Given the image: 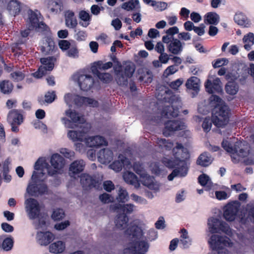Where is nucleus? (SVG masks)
Wrapping results in <instances>:
<instances>
[{
	"label": "nucleus",
	"mask_w": 254,
	"mask_h": 254,
	"mask_svg": "<svg viewBox=\"0 0 254 254\" xmlns=\"http://www.w3.org/2000/svg\"><path fill=\"white\" fill-rule=\"evenodd\" d=\"M152 173L156 176H164L167 173L165 167L171 168H175V160H172L167 158H163L162 160V164L157 162L151 164Z\"/></svg>",
	"instance_id": "10"
},
{
	"label": "nucleus",
	"mask_w": 254,
	"mask_h": 254,
	"mask_svg": "<svg viewBox=\"0 0 254 254\" xmlns=\"http://www.w3.org/2000/svg\"><path fill=\"white\" fill-rule=\"evenodd\" d=\"M199 79L197 77L192 76L187 80L186 86L188 89L197 92L199 90Z\"/></svg>",
	"instance_id": "38"
},
{
	"label": "nucleus",
	"mask_w": 254,
	"mask_h": 254,
	"mask_svg": "<svg viewBox=\"0 0 254 254\" xmlns=\"http://www.w3.org/2000/svg\"><path fill=\"white\" fill-rule=\"evenodd\" d=\"M222 146L227 152L231 154L234 163H238L241 159L249 156L244 160L246 164H254V158L250 155L249 150L247 147L244 146L242 142H236L233 147L228 141L223 140L222 142Z\"/></svg>",
	"instance_id": "1"
},
{
	"label": "nucleus",
	"mask_w": 254,
	"mask_h": 254,
	"mask_svg": "<svg viewBox=\"0 0 254 254\" xmlns=\"http://www.w3.org/2000/svg\"><path fill=\"white\" fill-rule=\"evenodd\" d=\"M164 43L169 44L168 46L169 51L172 54H175V39L168 35L164 36L162 38Z\"/></svg>",
	"instance_id": "46"
},
{
	"label": "nucleus",
	"mask_w": 254,
	"mask_h": 254,
	"mask_svg": "<svg viewBox=\"0 0 254 254\" xmlns=\"http://www.w3.org/2000/svg\"><path fill=\"white\" fill-rule=\"evenodd\" d=\"M45 163H48L46 160L40 157L36 161L34 165V169L35 170H40L42 168H45L47 169Z\"/></svg>",
	"instance_id": "61"
},
{
	"label": "nucleus",
	"mask_w": 254,
	"mask_h": 254,
	"mask_svg": "<svg viewBox=\"0 0 254 254\" xmlns=\"http://www.w3.org/2000/svg\"><path fill=\"white\" fill-rule=\"evenodd\" d=\"M126 233L132 238L138 239L142 235V230L141 228L136 225H131L126 230Z\"/></svg>",
	"instance_id": "35"
},
{
	"label": "nucleus",
	"mask_w": 254,
	"mask_h": 254,
	"mask_svg": "<svg viewBox=\"0 0 254 254\" xmlns=\"http://www.w3.org/2000/svg\"><path fill=\"white\" fill-rule=\"evenodd\" d=\"M26 208L28 211V215L30 219H34L39 217L41 207L38 201L33 198L27 199L25 201Z\"/></svg>",
	"instance_id": "13"
},
{
	"label": "nucleus",
	"mask_w": 254,
	"mask_h": 254,
	"mask_svg": "<svg viewBox=\"0 0 254 254\" xmlns=\"http://www.w3.org/2000/svg\"><path fill=\"white\" fill-rule=\"evenodd\" d=\"M10 77L14 81L18 82L24 78L25 74L21 71H14L10 74Z\"/></svg>",
	"instance_id": "60"
},
{
	"label": "nucleus",
	"mask_w": 254,
	"mask_h": 254,
	"mask_svg": "<svg viewBox=\"0 0 254 254\" xmlns=\"http://www.w3.org/2000/svg\"><path fill=\"white\" fill-rule=\"evenodd\" d=\"M220 17L215 12H210L207 13L205 17V22L209 24L217 25L219 22Z\"/></svg>",
	"instance_id": "42"
},
{
	"label": "nucleus",
	"mask_w": 254,
	"mask_h": 254,
	"mask_svg": "<svg viewBox=\"0 0 254 254\" xmlns=\"http://www.w3.org/2000/svg\"><path fill=\"white\" fill-rule=\"evenodd\" d=\"M175 65H172L168 67L164 71L163 76L164 77L165 81L172 89H175V81L170 82L168 80V77L175 73Z\"/></svg>",
	"instance_id": "37"
},
{
	"label": "nucleus",
	"mask_w": 254,
	"mask_h": 254,
	"mask_svg": "<svg viewBox=\"0 0 254 254\" xmlns=\"http://www.w3.org/2000/svg\"><path fill=\"white\" fill-rule=\"evenodd\" d=\"M123 178L127 184L133 186L136 189L139 188V181L137 176L133 173L131 172H126L123 175Z\"/></svg>",
	"instance_id": "25"
},
{
	"label": "nucleus",
	"mask_w": 254,
	"mask_h": 254,
	"mask_svg": "<svg viewBox=\"0 0 254 254\" xmlns=\"http://www.w3.org/2000/svg\"><path fill=\"white\" fill-rule=\"evenodd\" d=\"M53 169L48 163H45L47 171L49 176H53L59 173V171L63 169L65 164L64 158L58 153L53 154L50 159Z\"/></svg>",
	"instance_id": "7"
},
{
	"label": "nucleus",
	"mask_w": 254,
	"mask_h": 254,
	"mask_svg": "<svg viewBox=\"0 0 254 254\" xmlns=\"http://www.w3.org/2000/svg\"><path fill=\"white\" fill-rule=\"evenodd\" d=\"M122 8L128 11L133 9L140 11L141 7L138 0H128L122 4Z\"/></svg>",
	"instance_id": "29"
},
{
	"label": "nucleus",
	"mask_w": 254,
	"mask_h": 254,
	"mask_svg": "<svg viewBox=\"0 0 254 254\" xmlns=\"http://www.w3.org/2000/svg\"><path fill=\"white\" fill-rule=\"evenodd\" d=\"M65 21L66 26L70 28H74L77 25V21L74 16V13L71 11H68L66 13Z\"/></svg>",
	"instance_id": "31"
},
{
	"label": "nucleus",
	"mask_w": 254,
	"mask_h": 254,
	"mask_svg": "<svg viewBox=\"0 0 254 254\" xmlns=\"http://www.w3.org/2000/svg\"><path fill=\"white\" fill-rule=\"evenodd\" d=\"M40 50L45 55H53L58 50V48L53 38L51 36H46L43 40Z\"/></svg>",
	"instance_id": "15"
},
{
	"label": "nucleus",
	"mask_w": 254,
	"mask_h": 254,
	"mask_svg": "<svg viewBox=\"0 0 254 254\" xmlns=\"http://www.w3.org/2000/svg\"><path fill=\"white\" fill-rule=\"evenodd\" d=\"M65 248L64 243L58 241L51 244L49 246L50 252L53 254H61L64 252Z\"/></svg>",
	"instance_id": "30"
},
{
	"label": "nucleus",
	"mask_w": 254,
	"mask_h": 254,
	"mask_svg": "<svg viewBox=\"0 0 254 254\" xmlns=\"http://www.w3.org/2000/svg\"><path fill=\"white\" fill-rule=\"evenodd\" d=\"M56 61V58L53 56L41 58L40 62L43 65L40 66L37 71L33 73V76L40 78L46 74L47 71H52L54 67Z\"/></svg>",
	"instance_id": "9"
},
{
	"label": "nucleus",
	"mask_w": 254,
	"mask_h": 254,
	"mask_svg": "<svg viewBox=\"0 0 254 254\" xmlns=\"http://www.w3.org/2000/svg\"><path fill=\"white\" fill-rule=\"evenodd\" d=\"M177 160H189L190 155L188 148L181 143H176V158Z\"/></svg>",
	"instance_id": "21"
},
{
	"label": "nucleus",
	"mask_w": 254,
	"mask_h": 254,
	"mask_svg": "<svg viewBox=\"0 0 254 254\" xmlns=\"http://www.w3.org/2000/svg\"><path fill=\"white\" fill-rule=\"evenodd\" d=\"M56 95L55 91H48L45 95V100H43L42 98L38 99L39 103L43 105L45 103H52L56 99Z\"/></svg>",
	"instance_id": "44"
},
{
	"label": "nucleus",
	"mask_w": 254,
	"mask_h": 254,
	"mask_svg": "<svg viewBox=\"0 0 254 254\" xmlns=\"http://www.w3.org/2000/svg\"><path fill=\"white\" fill-rule=\"evenodd\" d=\"M133 169L135 173L139 175L140 177L146 173L144 168L142 166V165L139 163H134L133 165Z\"/></svg>",
	"instance_id": "63"
},
{
	"label": "nucleus",
	"mask_w": 254,
	"mask_h": 254,
	"mask_svg": "<svg viewBox=\"0 0 254 254\" xmlns=\"http://www.w3.org/2000/svg\"><path fill=\"white\" fill-rule=\"evenodd\" d=\"M45 163H48L46 160L40 157L36 161L34 165V169L35 170H40L42 168H45L47 169Z\"/></svg>",
	"instance_id": "62"
},
{
	"label": "nucleus",
	"mask_w": 254,
	"mask_h": 254,
	"mask_svg": "<svg viewBox=\"0 0 254 254\" xmlns=\"http://www.w3.org/2000/svg\"><path fill=\"white\" fill-rule=\"evenodd\" d=\"M86 132L81 130H69L67 132L68 137L73 141H83L85 140L87 145L90 147L98 148L102 146H107L108 142L103 136L96 135L92 137H86Z\"/></svg>",
	"instance_id": "2"
},
{
	"label": "nucleus",
	"mask_w": 254,
	"mask_h": 254,
	"mask_svg": "<svg viewBox=\"0 0 254 254\" xmlns=\"http://www.w3.org/2000/svg\"><path fill=\"white\" fill-rule=\"evenodd\" d=\"M13 89L12 83L9 80H2L0 82V89L4 94H10Z\"/></svg>",
	"instance_id": "40"
},
{
	"label": "nucleus",
	"mask_w": 254,
	"mask_h": 254,
	"mask_svg": "<svg viewBox=\"0 0 254 254\" xmlns=\"http://www.w3.org/2000/svg\"><path fill=\"white\" fill-rule=\"evenodd\" d=\"M6 9L10 14L15 16L21 11V3L18 0H10L6 4Z\"/></svg>",
	"instance_id": "22"
},
{
	"label": "nucleus",
	"mask_w": 254,
	"mask_h": 254,
	"mask_svg": "<svg viewBox=\"0 0 254 254\" xmlns=\"http://www.w3.org/2000/svg\"><path fill=\"white\" fill-rule=\"evenodd\" d=\"M243 42L245 44L244 47L245 49L250 51L252 49V46L254 44V34L250 32L245 35L243 38Z\"/></svg>",
	"instance_id": "41"
},
{
	"label": "nucleus",
	"mask_w": 254,
	"mask_h": 254,
	"mask_svg": "<svg viewBox=\"0 0 254 254\" xmlns=\"http://www.w3.org/2000/svg\"><path fill=\"white\" fill-rule=\"evenodd\" d=\"M73 103L79 107H81L83 105H89L93 107H96L98 106V102L95 100L89 97L80 96L78 95H74Z\"/></svg>",
	"instance_id": "19"
},
{
	"label": "nucleus",
	"mask_w": 254,
	"mask_h": 254,
	"mask_svg": "<svg viewBox=\"0 0 254 254\" xmlns=\"http://www.w3.org/2000/svg\"><path fill=\"white\" fill-rule=\"evenodd\" d=\"M115 71L116 72V80L118 84L120 86L127 85L129 78L123 72V70L121 69L117 70L115 68Z\"/></svg>",
	"instance_id": "36"
},
{
	"label": "nucleus",
	"mask_w": 254,
	"mask_h": 254,
	"mask_svg": "<svg viewBox=\"0 0 254 254\" xmlns=\"http://www.w3.org/2000/svg\"><path fill=\"white\" fill-rule=\"evenodd\" d=\"M157 143L162 148L164 147L166 150H170L173 146L172 142L167 140L166 139L158 138L157 140Z\"/></svg>",
	"instance_id": "54"
},
{
	"label": "nucleus",
	"mask_w": 254,
	"mask_h": 254,
	"mask_svg": "<svg viewBox=\"0 0 254 254\" xmlns=\"http://www.w3.org/2000/svg\"><path fill=\"white\" fill-rule=\"evenodd\" d=\"M134 207V205L131 203H115L111 205V209L118 213L115 220L117 228L123 230L127 227L128 222L127 214H130L133 212Z\"/></svg>",
	"instance_id": "3"
},
{
	"label": "nucleus",
	"mask_w": 254,
	"mask_h": 254,
	"mask_svg": "<svg viewBox=\"0 0 254 254\" xmlns=\"http://www.w3.org/2000/svg\"><path fill=\"white\" fill-rule=\"evenodd\" d=\"M124 166V160H116L114 161L110 165V168L117 172H119L122 170Z\"/></svg>",
	"instance_id": "55"
},
{
	"label": "nucleus",
	"mask_w": 254,
	"mask_h": 254,
	"mask_svg": "<svg viewBox=\"0 0 254 254\" xmlns=\"http://www.w3.org/2000/svg\"><path fill=\"white\" fill-rule=\"evenodd\" d=\"M181 241L185 248L188 247L191 244V241L188 236V232L185 229L181 230Z\"/></svg>",
	"instance_id": "50"
},
{
	"label": "nucleus",
	"mask_w": 254,
	"mask_h": 254,
	"mask_svg": "<svg viewBox=\"0 0 254 254\" xmlns=\"http://www.w3.org/2000/svg\"><path fill=\"white\" fill-rule=\"evenodd\" d=\"M212 123L217 127H222L227 125L229 121V117L221 116L218 113H212Z\"/></svg>",
	"instance_id": "27"
},
{
	"label": "nucleus",
	"mask_w": 254,
	"mask_h": 254,
	"mask_svg": "<svg viewBox=\"0 0 254 254\" xmlns=\"http://www.w3.org/2000/svg\"><path fill=\"white\" fill-rule=\"evenodd\" d=\"M198 182L202 186H205L211 183V180L208 176L206 174H202L200 175L198 178Z\"/></svg>",
	"instance_id": "64"
},
{
	"label": "nucleus",
	"mask_w": 254,
	"mask_h": 254,
	"mask_svg": "<svg viewBox=\"0 0 254 254\" xmlns=\"http://www.w3.org/2000/svg\"><path fill=\"white\" fill-rule=\"evenodd\" d=\"M161 117L165 118L175 117V108L173 106H167L163 108L161 112Z\"/></svg>",
	"instance_id": "45"
},
{
	"label": "nucleus",
	"mask_w": 254,
	"mask_h": 254,
	"mask_svg": "<svg viewBox=\"0 0 254 254\" xmlns=\"http://www.w3.org/2000/svg\"><path fill=\"white\" fill-rule=\"evenodd\" d=\"M128 198L129 196L127 191L122 188H120L119 190L118 195L117 197V200L119 202L125 203L128 200Z\"/></svg>",
	"instance_id": "51"
},
{
	"label": "nucleus",
	"mask_w": 254,
	"mask_h": 254,
	"mask_svg": "<svg viewBox=\"0 0 254 254\" xmlns=\"http://www.w3.org/2000/svg\"><path fill=\"white\" fill-rule=\"evenodd\" d=\"M207 224L209 230L212 234L222 231L230 237L233 235L232 230L229 226L217 218L212 217L208 219Z\"/></svg>",
	"instance_id": "6"
},
{
	"label": "nucleus",
	"mask_w": 254,
	"mask_h": 254,
	"mask_svg": "<svg viewBox=\"0 0 254 254\" xmlns=\"http://www.w3.org/2000/svg\"><path fill=\"white\" fill-rule=\"evenodd\" d=\"M65 115L69 117L71 121L68 120L65 117L62 118V121L65 125L69 124L67 127L68 128H73L71 123H78L83 124L85 122V120L82 115H80L79 114L74 110L68 109L65 111Z\"/></svg>",
	"instance_id": "12"
},
{
	"label": "nucleus",
	"mask_w": 254,
	"mask_h": 254,
	"mask_svg": "<svg viewBox=\"0 0 254 254\" xmlns=\"http://www.w3.org/2000/svg\"><path fill=\"white\" fill-rule=\"evenodd\" d=\"M23 111L22 110L12 109L8 114L7 120L10 123L16 124L17 126H19L23 122Z\"/></svg>",
	"instance_id": "20"
},
{
	"label": "nucleus",
	"mask_w": 254,
	"mask_h": 254,
	"mask_svg": "<svg viewBox=\"0 0 254 254\" xmlns=\"http://www.w3.org/2000/svg\"><path fill=\"white\" fill-rule=\"evenodd\" d=\"M190 167L189 160L176 159V177H185L188 174Z\"/></svg>",
	"instance_id": "17"
},
{
	"label": "nucleus",
	"mask_w": 254,
	"mask_h": 254,
	"mask_svg": "<svg viewBox=\"0 0 254 254\" xmlns=\"http://www.w3.org/2000/svg\"><path fill=\"white\" fill-rule=\"evenodd\" d=\"M206 91L210 94L214 92H221L222 91L221 82L220 79L216 77L213 80L208 79L205 83Z\"/></svg>",
	"instance_id": "18"
},
{
	"label": "nucleus",
	"mask_w": 254,
	"mask_h": 254,
	"mask_svg": "<svg viewBox=\"0 0 254 254\" xmlns=\"http://www.w3.org/2000/svg\"><path fill=\"white\" fill-rule=\"evenodd\" d=\"M100 155L98 156L99 161L104 164L111 161L113 158V152L108 149H103L100 150Z\"/></svg>",
	"instance_id": "32"
},
{
	"label": "nucleus",
	"mask_w": 254,
	"mask_h": 254,
	"mask_svg": "<svg viewBox=\"0 0 254 254\" xmlns=\"http://www.w3.org/2000/svg\"><path fill=\"white\" fill-rule=\"evenodd\" d=\"M212 162V159L209 154L204 152L199 155L196 161V163L201 166L206 167L209 165Z\"/></svg>",
	"instance_id": "33"
},
{
	"label": "nucleus",
	"mask_w": 254,
	"mask_h": 254,
	"mask_svg": "<svg viewBox=\"0 0 254 254\" xmlns=\"http://www.w3.org/2000/svg\"><path fill=\"white\" fill-rule=\"evenodd\" d=\"M148 244L144 241H134L127 249L131 254H144L148 250Z\"/></svg>",
	"instance_id": "14"
},
{
	"label": "nucleus",
	"mask_w": 254,
	"mask_h": 254,
	"mask_svg": "<svg viewBox=\"0 0 254 254\" xmlns=\"http://www.w3.org/2000/svg\"><path fill=\"white\" fill-rule=\"evenodd\" d=\"M235 21L239 25H244L247 24L246 17L242 13H237L234 16Z\"/></svg>",
	"instance_id": "59"
},
{
	"label": "nucleus",
	"mask_w": 254,
	"mask_h": 254,
	"mask_svg": "<svg viewBox=\"0 0 254 254\" xmlns=\"http://www.w3.org/2000/svg\"><path fill=\"white\" fill-rule=\"evenodd\" d=\"M40 25L46 26L43 22H39V18L36 13L32 11L28 17V26L30 30H34L40 27Z\"/></svg>",
	"instance_id": "24"
},
{
	"label": "nucleus",
	"mask_w": 254,
	"mask_h": 254,
	"mask_svg": "<svg viewBox=\"0 0 254 254\" xmlns=\"http://www.w3.org/2000/svg\"><path fill=\"white\" fill-rule=\"evenodd\" d=\"M211 248L213 250L218 251L224 249L226 247H232L233 243L227 237H223L218 235H213L208 241Z\"/></svg>",
	"instance_id": "8"
},
{
	"label": "nucleus",
	"mask_w": 254,
	"mask_h": 254,
	"mask_svg": "<svg viewBox=\"0 0 254 254\" xmlns=\"http://www.w3.org/2000/svg\"><path fill=\"white\" fill-rule=\"evenodd\" d=\"M80 183L82 187L86 190L94 188H97L99 187V181L87 174H83L81 175Z\"/></svg>",
	"instance_id": "16"
},
{
	"label": "nucleus",
	"mask_w": 254,
	"mask_h": 254,
	"mask_svg": "<svg viewBox=\"0 0 254 254\" xmlns=\"http://www.w3.org/2000/svg\"><path fill=\"white\" fill-rule=\"evenodd\" d=\"M64 216V212L62 209L58 208L53 211L52 214V218L55 221H59L62 219Z\"/></svg>",
	"instance_id": "58"
},
{
	"label": "nucleus",
	"mask_w": 254,
	"mask_h": 254,
	"mask_svg": "<svg viewBox=\"0 0 254 254\" xmlns=\"http://www.w3.org/2000/svg\"><path fill=\"white\" fill-rule=\"evenodd\" d=\"M209 101L212 106L215 107V108L220 106L221 105H225L223 104L222 100L219 97L215 95H212L210 96Z\"/></svg>",
	"instance_id": "57"
},
{
	"label": "nucleus",
	"mask_w": 254,
	"mask_h": 254,
	"mask_svg": "<svg viewBox=\"0 0 254 254\" xmlns=\"http://www.w3.org/2000/svg\"><path fill=\"white\" fill-rule=\"evenodd\" d=\"M85 165L83 160H75L70 165L69 171L73 175L79 174L83 171Z\"/></svg>",
	"instance_id": "28"
},
{
	"label": "nucleus",
	"mask_w": 254,
	"mask_h": 254,
	"mask_svg": "<svg viewBox=\"0 0 254 254\" xmlns=\"http://www.w3.org/2000/svg\"><path fill=\"white\" fill-rule=\"evenodd\" d=\"M32 182L28 185L27 190L31 196L42 195L48 192V188L45 181L39 179L37 172L34 171L31 177Z\"/></svg>",
	"instance_id": "5"
},
{
	"label": "nucleus",
	"mask_w": 254,
	"mask_h": 254,
	"mask_svg": "<svg viewBox=\"0 0 254 254\" xmlns=\"http://www.w3.org/2000/svg\"><path fill=\"white\" fill-rule=\"evenodd\" d=\"M78 50L75 44H72L70 47L66 51V56L72 58H76L78 57Z\"/></svg>",
	"instance_id": "52"
},
{
	"label": "nucleus",
	"mask_w": 254,
	"mask_h": 254,
	"mask_svg": "<svg viewBox=\"0 0 254 254\" xmlns=\"http://www.w3.org/2000/svg\"><path fill=\"white\" fill-rule=\"evenodd\" d=\"M225 90L227 93L235 95L238 91V85L234 82H229L225 86Z\"/></svg>",
	"instance_id": "49"
},
{
	"label": "nucleus",
	"mask_w": 254,
	"mask_h": 254,
	"mask_svg": "<svg viewBox=\"0 0 254 254\" xmlns=\"http://www.w3.org/2000/svg\"><path fill=\"white\" fill-rule=\"evenodd\" d=\"M213 113H218L220 115H224L226 117H229V108L228 107L225 105H221L215 108L212 112Z\"/></svg>",
	"instance_id": "53"
},
{
	"label": "nucleus",
	"mask_w": 254,
	"mask_h": 254,
	"mask_svg": "<svg viewBox=\"0 0 254 254\" xmlns=\"http://www.w3.org/2000/svg\"><path fill=\"white\" fill-rule=\"evenodd\" d=\"M175 120L170 121L165 124L163 133L165 136L171 135L175 131Z\"/></svg>",
	"instance_id": "47"
},
{
	"label": "nucleus",
	"mask_w": 254,
	"mask_h": 254,
	"mask_svg": "<svg viewBox=\"0 0 254 254\" xmlns=\"http://www.w3.org/2000/svg\"><path fill=\"white\" fill-rule=\"evenodd\" d=\"M47 7L52 12H57L61 8V4L55 0H49L47 3Z\"/></svg>",
	"instance_id": "56"
},
{
	"label": "nucleus",
	"mask_w": 254,
	"mask_h": 254,
	"mask_svg": "<svg viewBox=\"0 0 254 254\" xmlns=\"http://www.w3.org/2000/svg\"><path fill=\"white\" fill-rule=\"evenodd\" d=\"M37 237L41 245L47 246L53 241L54 235L49 231L40 232L37 233Z\"/></svg>",
	"instance_id": "26"
},
{
	"label": "nucleus",
	"mask_w": 254,
	"mask_h": 254,
	"mask_svg": "<svg viewBox=\"0 0 254 254\" xmlns=\"http://www.w3.org/2000/svg\"><path fill=\"white\" fill-rule=\"evenodd\" d=\"M113 66V63L111 62H108L103 63L102 61L95 62L91 67V70L96 68L97 70H107Z\"/></svg>",
	"instance_id": "39"
},
{
	"label": "nucleus",
	"mask_w": 254,
	"mask_h": 254,
	"mask_svg": "<svg viewBox=\"0 0 254 254\" xmlns=\"http://www.w3.org/2000/svg\"><path fill=\"white\" fill-rule=\"evenodd\" d=\"M91 71L93 74L96 76L103 83H109L113 79L112 76L109 73L100 72L99 70H97L96 68H94Z\"/></svg>",
	"instance_id": "34"
},
{
	"label": "nucleus",
	"mask_w": 254,
	"mask_h": 254,
	"mask_svg": "<svg viewBox=\"0 0 254 254\" xmlns=\"http://www.w3.org/2000/svg\"><path fill=\"white\" fill-rule=\"evenodd\" d=\"M241 213V203L238 201L229 202L224 208L223 216L227 221H234L239 218L241 223L245 224L247 219L242 217Z\"/></svg>",
	"instance_id": "4"
},
{
	"label": "nucleus",
	"mask_w": 254,
	"mask_h": 254,
	"mask_svg": "<svg viewBox=\"0 0 254 254\" xmlns=\"http://www.w3.org/2000/svg\"><path fill=\"white\" fill-rule=\"evenodd\" d=\"M175 128L176 136H177L178 137L182 136L184 138H186L190 134V131L187 129V127L183 122L176 121Z\"/></svg>",
	"instance_id": "23"
},
{
	"label": "nucleus",
	"mask_w": 254,
	"mask_h": 254,
	"mask_svg": "<svg viewBox=\"0 0 254 254\" xmlns=\"http://www.w3.org/2000/svg\"><path fill=\"white\" fill-rule=\"evenodd\" d=\"M142 184L149 188H151L154 185L153 178L148 175L146 172L140 177Z\"/></svg>",
	"instance_id": "48"
},
{
	"label": "nucleus",
	"mask_w": 254,
	"mask_h": 254,
	"mask_svg": "<svg viewBox=\"0 0 254 254\" xmlns=\"http://www.w3.org/2000/svg\"><path fill=\"white\" fill-rule=\"evenodd\" d=\"M74 78L78 83L80 89L84 91H88L93 87L95 81L91 75L83 73H77L74 75Z\"/></svg>",
	"instance_id": "11"
},
{
	"label": "nucleus",
	"mask_w": 254,
	"mask_h": 254,
	"mask_svg": "<svg viewBox=\"0 0 254 254\" xmlns=\"http://www.w3.org/2000/svg\"><path fill=\"white\" fill-rule=\"evenodd\" d=\"M2 246L3 250L8 251L10 250L13 245V240L12 238L8 237L3 239L2 236H0V247Z\"/></svg>",
	"instance_id": "43"
}]
</instances>
